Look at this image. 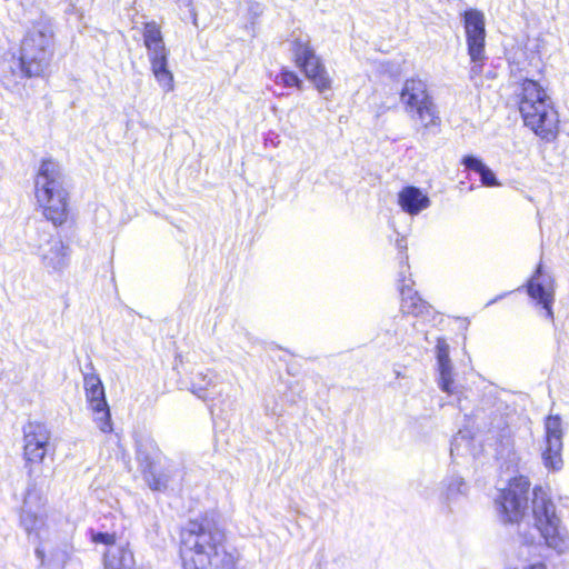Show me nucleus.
I'll list each match as a JSON object with an SVG mask.
<instances>
[{
	"label": "nucleus",
	"mask_w": 569,
	"mask_h": 569,
	"mask_svg": "<svg viewBox=\"0 0 569 569\" xmlns=\"http://www.w3.org/2000/svg\"><path fill=\"white\" fill-rule=\"evenodd\" d=\"M227 533L209 513L190 519L179 529V557L183 569H236L237 550L226 548Z\"/></svg>",
	"instance_id": "1"
},
{
	"label": "nucleus",
	"mask_w": 569,
	"mask_h": 569,
	"mask_svg": "<svg viewBox=\"0 0 569 569\" xmlns=\"http://www.w3.org/2000/svg\"><path fill=\"white\" fill-rule=\"evenodd\" d=\"M539 78H520L515 83L512 99L523 126L539 140L550 143L558 139L561 120L558 108L543 82L545 63L540 57H533Z\"/></svg>",
	"instance_id": "2"
},
{
	"label": "nucleus",
	"mask_w": 569,
	"mask_h": 569,
	"mask_svg": "<svg viewBox=\"0 0 569 569\" xmlns=\"http://www.w3.org/2000/svg\"><path fill=\"white\" fill-rule=\"evenodd\" d=\"M34 198L38 210L56 227L64 224L70 214V193L60 164L52 158L40 161L34 174Z\"/></svg>",
	"instance_id": "3"
},
{
	"label": "nucleus",
	"mask_w": 569,
	"mask_h": 569,
	"mask_svg": "<svg viewBox=\"0 0 569 569\" xmlns=\"http://www.w3.org/2000/svg\"><path fill=\"white\" fill-rule=\"evenodd\" d=\"M53 38L54 32L48 23L37 22L32 30L24 33L17 59L22 78H41L46 74L53 57Z\"/></svg>",
	"instance_id": "4"
},
{
	"label": "nucleus",
	"mask_w": 569,
	"mask_h": 569,
	"mask_svg": "<svg viewBox=\"0 0 569 569\" xmlns=\"http://www.w3.org/2000/svg\"><path fill=\"white\" fill-rule=\"evenodd\" d=\"M531 482L528 477L518 475L510 478L496 499L499 516L505 523L519 525L526 517L529 506Z\"/></svg>",
	"instance_id": "5"
},
{
	"label": "nucleus",
	"mask_w": 569,
	"mask_h": 569,
	"mask_svg": "<svg viewBox=\"0 0 569 569\" xmlns=\"http://www.w3.org/2000/svg\"><path fill=\"white\" fill-rule=\"evenodd\" d=\"M292 61L295 66L323 93L332 89V79L310 40L296 38L291 41Z\"/></svg>",
	"instance_id": "6"
},
{
	"label": "nucleus",
	"mask_w": 569,
	"mask_h": 569,
	"mask_svg": "<svg viewBox=\"0 0 569 569\" xmlns=\"http://www.w3.org/2000/svg\"><path fill=\"white\" fill-rule=\"evenodd\" d=\"M533 525L549 547H558L562 541L561 521L556 506L541 486L532 489Z\"/></svg>",
	"instance_id": "7"
},
{
	"label": "nucleus",
	"mask_w": 569,
	"mask_h": 569,
	"mask_svg": "<svg viewBox=\"0 0 569 569\" xmlns=\"http://www.w3.org/2000/svg\"><path fill=\"white\" fill-rule=\"evenodd\" d=\"M468 54L471 60L470 78L482 73L486 61V21L480 10L467 9L462 12Z\"/></svg>",
	"instance_id": "8"
},
{
	"label": "nucleus",
	"mask_w": 569,
	"mask_h": 569,
	"mask_svg": "<svg viewBox=\"0 0 569 569\" xmlns=\"http://www.w3.org/2000/svg\"><path fill=\"white\" fill-rule=\"evenodd\" d=\"M90 541L94 545H104L108 548L102 555V569H134L136 557L129 542L114 547L116 532H101L89 530Z\"/></svg>",
	"instance_id": "9"
},
{
	"label": "nucleus",
	"mask_w": 569,
	"mask_h": 569,
	"mask_svg": "<svg viewBox=\"0 0 569 569\" xmlns=\"http://www.w3.org/2000/svg\"><path fill=\"white\" fill-rule=\"evenodd\" d=\"M83 389L88 408L94 415V421L103 433L113 430L111 412L106 398V391L100 377L96 372L83 376Z\"/></svg>",
	"instance_id": "10"
},
{
	"label": "nucleus",
	"mask_w": 569,
	"mask_h": 569,
	"mask_svg": "<svg viewBox=\"0 0 569 569\" xmlns=\"http://www.w3.org/2000/svg\"><path fill=\"white\" fill-rule=\"evenodd\" d=\"M51 435L43 422L28 421L23 427V458L27 463H41L48 451Z\"/></svg>",
	"instance_id": "11"
},
{
	"label": "nucleus",
	"mask_w": 569,
	"mask_h": 569,
	"mask_svg": "<svg viewBox=\"0 0 569 569\" xmlns=\"http://www.w3.org/2000/svg\"><path fill=\"white\" fill-rule=\"evenodd\" d=\"M526 290L528 296L542 307L546 317L553 320L555 280L549 276H543V264L541 262L538 263L533 274L528 279Z\"/></svg>",
	"instance_id": "12"
},
{
	"label": "nucleus",
	"mask_w": 569,
	"mask_h": 569,
	"mask_svg": "<svg viewBox=\"0 0 569 569\" xmlns=\"http://www.w3.org/2000/svg\"><path fill=\"white\" fill-rule=\"evenodd\" d=\"M562 423L559 416H548L545 420L543 463L548 469L558 471L562 467Z\"/></svg>",
	"instance_id": "13"
},
{
	"label": "nucleus",
	"mask_w": 569,
	"mask_h": 569,
	"mask_svg": "<svg viewBox=\"0 0 569 569\" xmlns=\"http://www.w3.org/2000/svg\"><path fill=\"white\" fill-rule=\"evenodd\" d=\"M399 97L406 112L433 99L427 82L417 76L405 80Z\"/></svg>",
	"instance_id": "14"
},
{
	"label": "nucleus",
	"mask_w": 569,
	"mask_h": 569,
	"mask_svg": "<svg viewBox=\"0 0 569 569\" xmlns=\"http://www.w3.org/2000/svg\"><path fill=\"white\" fill-rule=\"evenodd\" d=\"M410 119L417 123L421 133L439 132L442 120L435 99L407 111Z\"/></svg>",
	"instance_id": "15"
},
{
	"label": "nucleus",
	"mask_w": 569,
	"mask_h": 569,
	"mask_svg": "<svg viewBox=\"0 0 569 569\" xmlns=\"http://www.w3.org/2000/svg\"><path fill=\"white\" fill-rule=\"evenodd\" d=\"M49 249L41 252V261L50 272H62L70 260V249L62 240H50Z\"/></svg>",
	"instance_id": "16"
},
{
	"label": "nucleus",
	"mask_w": 569,
	"mask_h": 569,
	"mask_svg": "<svg viewBox=\"0 0 569 569\" xmlns=\"http://www.w3.org/2000/svg\"><path fill=\"white\" fill-rule=\"evenodd\" d=\"M137 460L142 477L149 488L153 491H159L166 488L167 478L157 472V461L147 449H139L137 453Z\"/></svg>",
	"instance_id": "17"
},
{
	"label": "nucleus",
	"mask_w": 569,
	"mask_h": 569,
	"mask_svg": "<svg viewBox=\"0 0 569 569\" xmlns=\"http://www.w3.org/2000/svg\"><path fill=\"white\" fill-rule=\"evenodd\" d=\"M400 310L405 316L423 317L431 312V305L409 286L400 287Z\"/></svg>",
	"instance_id": "18"
},
{
	"label": "nucleus",
	"mask_w": 569,
	"mask_h": 569,
	"mask_svg": "<svg viewBox=\"0 0 569 569\" xmlns=\"http://www.w3.org/2000/svg\"><path fill=\"white\" fill-rule=\"evenodd\" d=\"M398 203L409 214H418L430 206V199L419 188L407 186L398 193Z\"/></svg>",
	"instance_id": "19"
},
{
	"label": "nucleus",
	"mask_w": 569,
	"mask_h": 569,
	"mask_svg": "<svg viewBox=\"0 0 569 569\" xmlns=\"http://www.w3.org/2000/svg\"><path fill=\"white\" fill-rule=\"evenodd\" d=\"M142 39L149 56L169 52L164 44L161 27L156 21H148L142 24Z\"/></svg>",
	"instance_id": "20"
},
{
	"label": "nucleus",
	"mask_w": 569,
	"mask_h": 569,
	"mask_svg": "<svg viewBox=\"0 0 569 569\" xmlns=\"http://www.w3.org/2000/svg\"><path fill=\"white\" fill-rule=\"evenodd\" d=\"M169 52L159 56H149L151 71L159 83L166 91L171 92L174 89L173 73L168 68Z\"/></svg>",
	"instance_id": "21"
},
{
	"label": "nucleus",
	"mask_w": 569,
	"mask_h": 569,
	"mask_svg": "<svg viewBox=\"0 0 569 569\" xmlns=\"http://www.w3.org/2000/svg\"><path fill=\"white\" fill-rule=\"evenodd\" d=\"M461 164L465 166L466 170L473 171L480 176L481 183L486 187L498 186L495 173L483 163L480 158L468 154L462 157Z\"/></svg>",
	"instance_id": "22"
},
{
	"label": "nucleus",
	"mask_w": 569,
	"mask_h": 569,
	"mask_svg": "<svg viewBox=\"0 0 569 569\" xmlns=\"http://www.w3.org/2000/svg\"><path fill=\"white\" fill-rule=\"evenodd\" d=\"M274 82L283 88H295L301 90L303 87L302 79L293 70L282 67L276 76Z\"/></svg>",
	"instance_id": "23"
},
{
	"label": "nucleus",
	"mask_w": 569,
	"mask_h": 569,
	"mask_svg": "<svg viewBox=\"0 0 569 569\" xmlns=\"http://www.w3.org/2000/svg\"><path fill=\"white\" fill-rule=\"evenodd\" d=\"M436 353L438 367L446 368L451 367L450 357H449V346L445 338L439 337L436 341Z\"/></svg>",
	"instance_id": "24"
},
{
	"label": "nucleus",
	"mask_w": 569,
	"mask_h": 569,
	"mask_svg": "<svg viewBox=\"0 0 569 569\" xmlns=\"http://www.w3.org/2000/svg\"><path fill=\"white\" fill-rule=\"evenodd\" d=\"M212 385V377L209 373L199 372L191 380V391L199 397Z\"/></svg>",
	"instance_id": "25"
},
{
	"label": "nucleus",
	"mask_w": 569,
	"mask_h": 569,
	"mask_svg": "<svg viewBox=\"0 0 569 569\" xmlns=\"http://www.w3.org/2000/svg\"><path fill=\"white\" fill-rule=\"evenodd\" d=\"M439 375H440V378H439L440 389L448 395H452L455 392V387H453L455 380H453V375H452V366L446 367V368H440Z\"/></svg>",
	"instance_id": "26"
},
{
	"label": "nucleus",
	"mask_w": 569,
	"mask_h": 569,
	"mask_svg": "<svg viewBox=\"0 0 569 569\" xmlns=\"http://www.w3.org/2000/svg\"><path fill=\"white\" fill-rule=\"evenodd\" d=\"M178 8H188L190 11H193V0H173Z\"/></svg>",
	"instance_id": "27"
},
{
	"label": "nucleus",
	"mask_w": 569,
	"mask_h": 569,
	"mask_svg": "<svg viewBox=\"0 0 569 569\" xmlns=\"http://www.w3.org/2000/svg\"><path fill=\"white\" fill-rule=\"evenodd\" d=\"M151 449L154 453H160V449L156 443H151Z\"/></svg>",
	"instance_id": "28"
}]
</instances>
